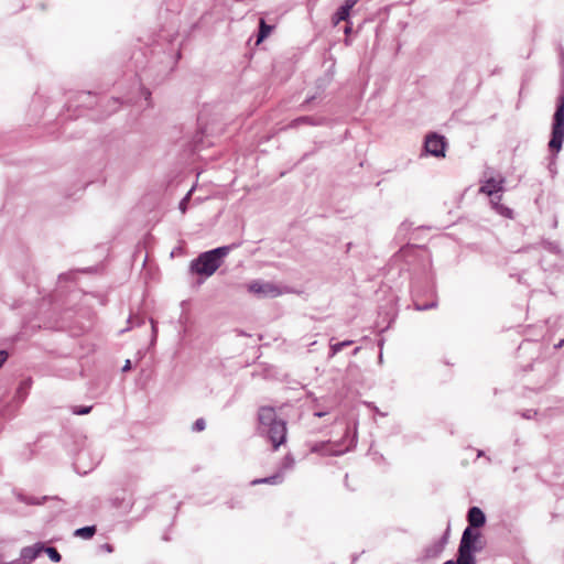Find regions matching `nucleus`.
Returning a JSON list of instances; mask_svg holds the SVG:
<instances>
[{
	"label": "nucleus",
	"instance_id": "423d86ee",
	"mask_svg": "<svg viewBox=\"0 0 564 564\" xmlns=\"http://www.w3.org/2000/svg\"><path fill=\"white\" fill-rule=\"evenodd\" d=\"M44 550V542H36L32 545L24 546L20 551V558L23 564H31L34 562Z\"/></svg>",
	"mask_w": 564,
	"mask_h": 564
},
{
	"label": "nucleus",
	"instance_id": "a211bd4d",
	"mask_svg": "<svg viewBox=\"0 0 564 564\" xmlns=\"http://www.w3.org/2000/svg\"><path fill=\"white\" fill-rule=\"evenodd\" d=\"M283 480V476L282 474H275L273 476H270V477H267V478H263V479H256V480H252V485H258V484H270V485H279L281 484Z\"/></svg>",
	"mask_w": 564,
	"mask_h": 564
},
{
	"label": "nucleus",
	"instance_id": "4c0bfd02",
	"mask_svg": "<svg viewBox=\"0 0 564 564\" xmlns=\"http://www.w3.org/2000/svg\"><path fill=\"white\" fill-rule=\"evenodd\" d=\"M0 564H6V562L0 558Z\"/></svg>",
	"mask_w": 564,
	"mask_h": 564
},
{
	"label": "nucleus",
	"instance_id": "7ed1b4c3",
	"mask_svg": "<svg viewBox=\"0 0 564 564\" xmlns=\"http://www.w3.org/2000/svg\"><path fill=\"white\" fill-rule=\"evenodd\" d=\"M564 141V96L560 98V102L554 113V122L552 128V137L549 147L552 151L558 152Z\"/></svg>",
	"mask_w": 564,
	"mask_h": 564
},
{
	"label": "nucleus",
	"instance_id": "4468645a",
	"mask_svg": "<svg viewBox=\"0 0 564 564\" xmlns=\"http://www.w3.org/2000/svg\"><path fill=\"white\" fill-rule=\"evenodd\" d=\"M198 122L200 123V118H198ZM206 135L205 129L199 124L198 130L192 138V147L194 151H199L205 147L204 138Z\"/></svg>",
	"mask_w": 564,
	"mask_h": 564
},
{
	"label": "nucleus",
	"instance_id": "c9c22d12",
	"mask_svg": "<svg viewBox=\"0 0 564 564\" xmlns=\"http://www.w3.org/2000/svg\"><path fill=\"white\" fill-rule=\"evenodd\" d=\"M444 564H457V561L454 562L453 560L446 561Z\"/></svg>",
	"mask_w": 564,
	"mask_h": 564
},
{
	"label": "nucleus",
	"instance_id": "f704fd0d",
	"mask_svg": "<svg viewBox=\"0 0 564 564\" xmlns=\"http://www.w3.org/2000/svg\"><path fill=\"white\" fill-rule=\"evenodd\" d=\"M6 564H23V562H21V558H15L13 561H10V562H6Z\"/></svg>",
	"mask_w": 564,
	"mask_h": 564
},
{
	"label": "nucleus",
	"instance_id": "a878e982",
	"mask_svg": "<svg viewBox=\"0 0 564 564\" xmlns=\"http://www.w3.org/2000/svg\"><path fill=\"white\" fill-rule=\"evenodd\" d=\"M205 429H206V422L203 417L197 419L192 425L193 432H203Z\"/></svg>",
	"mask_w": 564,
	"mask_h": 564
},
{
	"label": "nucleus",
	"instance_id": "473e14b6",
	"mask_svg": "<svg viewBox=\"0 0 564 564\" xmlns=\"http://www.w3.org/2000/svg\"><path fill=\"white\" fill-rule=\"evenodd\" d=\"M100 549L104 550L105 552L107 553H112L113 552V545L112 544H109V543H105V544H101L100 545Z\"/></svg>",
	"mask_w": 564,
	"mask_h": 564
},
{
	"label": "nucleus",
	"instance_id": "9b49d317",
	"mask_svg": "<svg viewBox=\"0 0 564 564\" xmlns=\"http://www.w3.org/2000/svg\"><path fill=\"white\" fill-rule=\"evenodd\" d=\"M502 178L490 177L480 186L479 192L491 196L502 189Z\"/></svg>",
	"mask_w": 564,
	"mask_h": 564
},
{
	"label": "nucleus",
	"instance_id": "dca6fc26",
	"mask_svg": "<svg viewBox=\"0 0 564 564\" xmlns=\"http://www.w3.org/2000/svg\"><path fill=\"white\" fill-rule=\"evenodd\" d=\"M95 98V95H93L91 91H79L76 95V101L77 104L75 107H90L93 105V99Z\"/></svg>",
	"mask_w": 564,
	"mask_h": 564
},
{
	"label": "nucleus",
	"instance_id": "39448f33",
	"mask_svg": "<svg viewBox=\"0 0 564 564\" xmlns=\"http://www.w3.org/2000/svg\"><path fill=\"white\" fill-rule=\"evenodd\" d=\"M445 139L438 134L432 133L426 137L425 150L434 156H445Z\"/></svg>",
	"mask_w": 564,
	"mask_h": 564
},
{
	"label": "nucleus",
	"instance_id": "72a5a7b5",
	"mask_svg": "<svg viewBox=\"0 0 564 564\" xmlns=\"http://www.w3.org/2000/svg\"><path fill=\"white\" fill-rule=\"evenodd\" d=\"M72 273H61L58 275V280H67L68 278H70Z\"/></svg>",
	"mask_w": 564,
	"mask_h": 564
},
{
	"label": "nucleus",
	"instance_id": "4be33fe9",
	"mask_svg": "<svg viewBox=\"0 0 564 564\" xmlns=\"http://www.w3.org/2000/svg\"><path fill=\"white\" fill-rule=\"evenodd\" d=\"M478 534L473 533L470 528L465 529L462 540L467 541V545L473 546L474 542L477 540Z\"/></svg>",
	"mask_w": 564,
	"mask_h": 564
},
{
	"label": "nucleus",
	"instance_id": "0eeeda50",
	"mask_svg": "<svg viewBox=\"0 0 564 564\" xmlns=\"http://www.w3.org/2000/svg\"><path fill=\"white\" fill-rule=\"evenodd\" d=\"M110 503L115 509L122 510L124 513H128L131 511L134 500L133 499H127L126 491L121 490L119 492H116L110 498Z\"/></svg>",
	"mask_w": 564,
	"mask_h": 564
},
{
	"label": "nucleus",
	"instance_id": "f03ea898",
	"mask_svg": "<svg viewBox=\"0 0 564 564\" xmlns=\"http://www.w3.org/2000/svg\"><path fill=\"white\" fill-rule=\"evenodd\" d=\"M259 424L267 431L268 437L273 449H278L286 441V423L278 419L275 409L272 406H261L258 411Z\"/></svg>",
	"mask_w": 564,
	"mask_h": 564
},
{
	"label": "nucleus",
	"instance_id": "1a4fd4ad",
	"mask_svg": "<svg viewBox=\"0 0 564 564\" xmlns=\"http://www.w3.org/2000/svg\"><path fill=\"white\" fill-rule=\"evenodd\" d=\"M358 0H346L345 4L341 6L336 13L333 15L332 21L334 25H337L341 21H348L350 10L357 4Z\"/></svg>",
	"mask_w": 564,
	"mask_h": 564
},
{
	"label": "nucleus",
	"instance_id": "412c9836",
	"mask_svg": "<svg viewBox=\"0 0 564 564\" xmlns=\"http://www.w3.org/2000/svg\"><path fill=\"white\" fill-rule=\"evenodd\" d=\"M192 192L193 188L187 192V194L181 199L178 204V209L181 210L182 214H185L186 210L188 209Z\"/></svg>",
	"mask_w": 564,
	"mask_h": 564
},
{
	"label": "nucleus",
	"instance_id": "c85d7f7f",
	"mask_svg": "<svg viewBox=\"0 0 564 564\" xmlns=\"http://www.w3.org/2000/svg\"><path fill=\"white\" fill-rule=\"evenodd\" d=\"M326 448H327L326 444L314 445L312 447V452L322 453L323 455H326V454H329V452Z\"/></svg>",
	"mask_w": 564,
	"mask_h": 564
},
{
	"label": "nucleus",
	"instance_id": "20e7f679",
	"mask_svg": "<svg viewBox=\"0 0 564 564\" xmlns=\"http://www.w3.org/2000/svg\"><path fill=\"white\" fill-rule=\"evenodd\" d=\"M249 291L257 294L259 297H276L282 294L279 286L269 283L256 281L249 284Z\"/></svg>",
	"mask_w": 564,
	"mask_h": 564
},
{
	"label": "nucleus",
	"instance_id": "2f4dec72",
	"mask_svg": "<svg viewBox=\"0 0 564 564\" xmlns=\"http://www.w3.org/2000/svg\"><path fill=\"white\" fill-rule=\"evenodd\" d=\"M131 369H132V362H131V360H130V359H127V360L124 361V365L122 366V369H121V370H122V372H128V371H130Z\"/></svg>",
	"mask_w": 564,
	"mask_h": 564
},
{
	"label": "nucleus",
	"instance_id": "f257e3e1",
	"mask_svg": "<svg viewBox=\"0 0 564 564\" xmlns=\"http://www.w3.org/2000/svg\"><path fill=\"white\" fill-rule=\"evenodd\" d=\"M238 246L240 243L224 245L200 252L189 262V272L197 275L198 282L203 283L221 267L226 257Z\"/></svg>",
	"mask_w": 564,
	"mask_h": 564
},
{
	"label": "nucleus",
	"instance_id": "393cba45",
	"mask_svg": "<svg viewBox=\"0 0 564 564\" xmlns=\"http://www.w3.org/2000/svg\"><path fill=\"white\" fill-rule=\"evenodd\" d=\"M140 94L143 100L145 101V107L152 106V98H151V91L147 89L145 87H140Z\"/></svg>",
	"mask_w": 564,
	"mask_h": 564
},
{
	"label": "nucleus",
	"instance_id": "f8f14e48",
	"mask_svg": "<svg viewBox=\"0 0 564 564\" xmlns=\"http://www.w3.org/2000/svg\"><path fill=\"white\" fill-rule=\"evenodd\" d=\"M467 520L470 527L479 528L486 522L484 512L478 507H471L467 514Z\"/></svg>",
	"mask_w": 564,
	"mask_h": 564
},
{
	"label": "nucleus",
	"instance_id": "6e6552de",
	"mask_svg": "<svg viewBox=\"0 0 564 564\" xmlns=\"http://www.w3.org/2000/svg\"><path fill=\"white\" fill-rule=\"evenodd\" d=\"M31 386H32L31 378H26L19 383V386L15 390L14 397H13V401H14L17 408L20 406L28 398Z\"/></svg>",
	"mask_w": 564,
	"mask_h": 564
},
{
	"label": "nucleus",
	"instance_id": "b1692460",
	"mask_svg": "<svg viewBox=\"0 0 564 564\" xmlns=\"http://www.w3.org/2000/svg\"><path fill=\"white\" fill-rule=\"evenodd\" d=\"M352 341L351 340H345V341H340V343H336V344H330V350H332V355H336L337 352H339L344 347L346 346H349L351 345Z\"/></svg>",
	"mask_w": 564,
	"mask_h": 564
},
{
	"label": "nucleus",
	"instance_id": "9d476101",
	"mask_svg": "<svg viewBox=\"0 0 564 564\" xmlns=\"http://www.w3.org/2000/svg\"><path fill=\"white\" fill-rule=\"evenodd\" d=\"M457 564H476L473 556V546L467 545L466 540H460Z\"/></svg>",
	"mask_w": 564,
	"mask_h": 564
},
{
	"label": "nucleus",
	"instance_id": "cd10ccee",
	"mask_svg": "<svg viewBox=\"0 0 564 564\" xmlns=\"http://www.w3.org/2000/svg\"><path fill=\"white\" fill-rule=\"evenodd\" d=\"M150 322H151V330H152L151 343L153 344V343H155L156 337H158V324L152 318L150 319Z\"/></svg>",
	"mask_w": 564,
	"mask_h": 564
},
{
	"label": "nucleus",
	"instance_id": "7c9ffc66",
	"mask_svg": "<svg viewBox=\"0 0 564 564\" xmlns=\"http://www.w3.org/2000/svg\"><path fill=\"white\" fill-rule=\"evenodd\" d=\"M9 358V352L4 349H0V369Z\"/></svg>",
	"mask_w": 564,
	"mask_h": 564
},
{
	"label": "nucleus",
	"instance_id": "2eb2a0df",
	"mask_svg": "<svg viewBox=\"0 0 564 564\" xmlns=\"http://www.w3.org/2000/svg\"><path fill=\"white\" fill-rule=\"evenodd\" d=\"M97 532V527L95 524L93 525H85L82 528H78L74 531V536L80 538L84 540L91 539Z\"/></svg>",
	"mask_w": 564,
	"mask_h": 564
},
{
	"label": "nucleus",
	"instance_id": "6ab92c4d",
	"mask_svg": "<svg viewBox=\"0 0 564 564\" xmlns=\"http://www.w3.org/2000/svg\"><path fill=\"white\" fill-rule=\"evenodd\" d=\"M273 26L268 25L263 19L260 20V30L257 39V44H260L272 31Z\"/></svg>",
	"mask_w": 564,
	"mask_h": 564
},
{
	"label": "nucleus",
	"instance_id": "aec40b11",
	"mask_svg": "<svg viewBox=\"0 0 564 564\" xmlns=\"http://www.w3.org/2000/svg\"><path fill=\"white\" fill-rule=\"evenodd\" d=\"M93 410V405H73L70 411L75 415H86L89 414Z\"/></svg>",
	"mask_w": 564,
	"mask_h": 564
},
{
	"label": "nucleus",
	"instance_id": "e433bc0d",
	"mask_svg": "<svg viewBox=\"0 0 564 564\" xmlns=\"http://www.w3.org/2000/svg\"><path fill=\"white\" fill-rule=\"evenodd\" d=\"M351 30V26L347 25L346 29H345V33H349Z\"/></svg>",
	"mask_w": 564,
	"mask_h": 564
},
{
	"label": "nucleus",
	"instance_id": "5701e85b",
	"mask_svg": "<svg viewBox=\"0 0 564 564\" xmlns=\"http://www.w3.org/2000/svg\"><path fill=\"white\" fill-rule=\"evenodd\" d=\"M167 11L178 12L182 7V0H165Z\"/></svg>",
	"mask_w": 564,
	"mask_h": 564
},
{
	"label": "nucleus",
	"instance_id": "ddd939ff",
	"mask_svg": "<svg viewBox=\"0 0 564 564\" xmlns=\"http://www.w3.org/2000/svg\"><path fill=\"white\" fill-rule=\"evenodd\" d=\"M14 495L20 502H23L29 506H40L48 499V496H43L41 498H37L34 496H29L22 491H17V492H14Z\"/></svg>",
	"mask_w": 564,
	"mask_h": 564
},
{
	"label": "nucleus",
	"instance_id": "f3484780",
	"mask_svg": "<svg viewBox=\"0 0 564 564\" xmlns=\"http://www.w3.org/2000/svg\"><path fill=\"white\" fill-rule=\"evenodd\" d=\"M43 553H45L48 556V558L54 563H59L62 561V555L58 552V550L54 546L46 545L45 542Z\"/></svg>",
	"mask_w": 564,
	"mask_h": 564
},
{
	"label": "nucleus",
	"instance_id": "bb28decb",
	"mask_svg": "<svg viewBox=\"0 0 564 564\" xmlns=\"http://www.w3.org/2000/svg\"><path fill=\"white\" fill-rule=\"evenodd\" d=\"M226 505L229 509H235V508H242L243 505H242V499L240 500H237V499H230L228 501H226Z\"/></svg>",
	"mask_w": 564,
	"mask_h": 564
},
{
	"label": "nucleus",
	"instance_id": "c756f323",
	"mask_svg": "<svg viewBox=\"0 0 564 564\" xmlns=\"http://www.w3.org/2000/svg\"><path fill=\"white\" fill-rule=\"evenodd\" d=\"M134 321H135L137 325L144 324V319L142 317L130 315L129 318H128V323L133 326Z\"/></svg>",
	"mask_w": 564,
	"mask_h": 564
}]
</instances>
